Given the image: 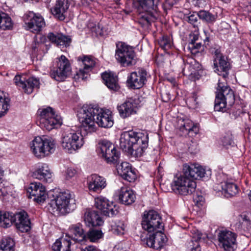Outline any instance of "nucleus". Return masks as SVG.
I'll return each mask as SVG.
<instances>
[{
	"label": "nucleus",
	"mask_w": 251,
	"mask_h": 251,
	"mask_svg": "<svg viewBox=\"0 0 251 251\" xmlns=\"http://www.w3.org/2000/svg\"><path fill=\"white\" fill-rule=\"evenodd\" d=\"M83 138L79 132L74 131L64 132L62 135L61 146L69 153H73L80 149L84 145Z\"/></svg>",
	"instance_id": "9d476101"
},
{
	"label": "nucleus",
	"mask_w": 251,
	"mask_h": 251,
	"mask_svg": "<svg viewBox=\"0 0 251 251\" xmlns=\"http://www.w3.org/2000/svg\"><path fill=\"white\" fill-rule=\"evenodd\" d=\"M33 176L36 178L46 182H50L52 180V173L46 164L40 166L34 172Z\"/></svg>",
	"instance_id": "393cba45"
},
{
	"label": "nucleus",
	"mask_w": 251,
	"mask_h": 251,
	"mask_svg": "<svg viewBox=\"0 0 251 251\" xmlns=\"http://www.w3.org/2000/svg\"><path fill=\"white\" fill-rule=\"evenodd\" d=\"M10 100L6 98L2 92L0 91V117L6 114L9 107Z\"/></svg>",
	"instance_id": "a19ab883"
},
{
	"label": "nucleus",
	"mask_w": 251,
	"mask_h": 251,
	"mask_svg": "<svg viewBox=\"0 0 251 251\" xmlns=\"http://www.w3.org/2000/svg\"><path fill=\"white\" fill-rule=\"evenodd\" d=\"M47 37L50 41L57 46H66L70 43L71 41L69 36L59 33L50 32Z\"/></svg>",
	"instance_id": "c756f323"
},
{
	"label": "nucleus",
	"mask_w": 251,
	"mask_h": 251,
	"mask_svg": "<svg viewBox=\"0 0 251 251\" xmlns=\"http://www.w3.org/2000/svg\"><path fill=\"white\" fill-rule=\"evenodd\" d=\"M199 12L190 13L189 15L187 17L188 22L192 25L194 27H198L200 24Z\"/></svg>",
	"instance_id": "de8ad7c7"
},
{
	"label": "nucleus",
	"mask_w": 251,
	"mask_h": 251,
	"mask_svg": "<svg viewBox=\"0 0 251 251\" xmlns=\"http://www.w3.org/2000/svg\"><path fill=\"white\" fill-rule=\"evenodd\" d=\"M10 188L8 186H4V184L0 181V199L3 200L4 198L8 195Z\"/></svg>",
	"instance_id": "603ef678"
},
{
	"label": "nucleus",
	"mask_w": 251,
	"mask_h": 251,
	"mask_svg": "<svg viewBox=\"0 0 251 251\" xmlns=\"http://www.w3.org/2000/svg\"><path fill=\"white\" fill-rule=\"evenodd\" d=\"M237 235L227 230L220 231L218 234L219 246L225 251H234L237 247Z\"/></svg>",
	"instance_id": "2eb2a0df"
},
{
	"label": "nucleus",
	"mask_w": 251,
	"mask_h": 251,
	"mask_svg": "<svg viewBox=\"0 0 251 251\" xmlns=\"http://www.w3.org/2000/svg\"><path fill=\"white\" fill-rule=\"evenodd\" d=\"M111 231L116 234L120 235L124 233L125 226L123 222L118 221L117 222H113L111 225Z\"/></svg>",
	"instance_id": "c03bdc74"
},
{
	"label": "nucleus",
	"mask_w": 251,
	"mask_h": 251,
	"mask_svg": "<svg viewBox=\"0 0 251 251\" xmlns=\"http://www.w3.org/2000/svg\"><path fill=\"white\" fill-rule=\"evenodd\" d=\"M204 41H209V38L208 37H206Z\"/></svg>",
	"instance_id": "0e129e2a"
},
{
	"label": "nucleus",
	"mask_w": 251,
	"mask_h": 251,
	"mask_svg": "<svg viewBox=\"0 0 251 251\" xmlns=\"http://www.w3.org/2000/svg\"><path fill=\"white\" fill-rule=\"evenodd\" d=\"M188 48L191 52L195 55L201 52L203 50V47L201 43H195L193 40L189 43Z\"/></svg>",
	"instance_id": "a18cd8bd"
},
{
	"label": "nucleus",
	"mask_w": 251,
	"mask_h": 251,
	"mask_svg": "<svg viewBox=\"0 0 251 251\" xmlns=\"http://www.w3.org/2000/svg\"><path fill=\"white\" fill-rule=\"evenodd\" d=\"M180 130L186 133L190 134L193 136V133L196 134L199 131V128L197 125L190 120H186L182 126L180 127Z\"/></svg>",
	"instance_id": "f704fd0d"
},
{
	"label": "nucleus",
	"mask_w": 251,
	"mask_h": 251,
	"mask_svg": "<svg viewBox=\"0 0 251 251\" xmlns=\"http://www.w3.org/2000/svg\"><path fill=\"white\" fill-rule=\"evenodd\" d=\"M141 238L144 245H146L148 247L154 249V233L149 235L146 238H143V236H142Z\"/></svg>",
	"instance_id": "8fccbe9b"
},
{
	"label": "nucleus",
	"mask_w": 251,
	"mask_h": 251,
	"mask_svg": "<svg viewBox=\"0 0 251 251\" xmlns=\"http://www.w3.org/2000/svg\"><path fill=\"white\" fill-rule=\"evenodd\" d=\"M84 221L89 227L100 226L103 223L98 212L94 210H87L85 212Z\"/></svg>",
	"instance_id": "a878e982"
},
{
	"label": "nucleus",
	"mask_w": 251,
	"mask_h": 251,
	"mask_svg": "<svg viewBox=\"0 0 251 251\" xmlns=\"http://www.w3.org/2000/svg\"><path fill=\"white\" fill-rule=\"evenodd\" d=\"M210 51L214 55V60H217L224 56L221 53L219 48H212L210 49Z\"/></svg>",
	"instance_id": "5fc2aeb1"
},
{
	"label": "nucleus",
	"mask_w": 251,
	"mask_h": 251,
	"mask_svg": "<svg viewBox=\"0 0 251 251\" xmlns=\"http://www.w3.org/2000/svg\"><path fill=\"white\" fill-rule=\"evenodd\" d=\"M103 233L100 230L90 229L87 232L86 238L92 242H96L103 237Z\"/></svg>",
	"instance_id": "79ce46f5"
},
{
	"label": "nucleus",
	"mask_w": 251,
	"mask_h": 251,
	"mask_svg": "<svg viewBox=\"0 0 251 251\" xmlns=\"http://www.w3.org/2000/svg\"><path fill=\"white\" fill-rule=\"evenodd\" d=\"M80 251H100L96 247L94 246H88L85 248L81 249Z\"/></svg>",
	"instance_id": "13d9d810"
},
{
	"label": "nucleus",
	"mask_w": 251,
	"mask_h": 251,
	"mask_svg": "<svg viewBox=\"0 0 251 251\" xmlns=\"http://www.w3.org/2000/svg\"><path fill=\"white\" fill-rule=\"evenodd\" d=\"M71 70L69 60L64 55H61L58 59L56 66L50 70V75L57 81H62L69 75Z\"/></svg>",
	"instance_id": "ddd939ff"
},
{
	"label": "nucleus",
	"mask_w": 251,
	"mask_h": 251,
	"mask_svg": "<svg viewBox=\"0 0 251 251\" xmlns=\"http://www.w3.org/2000/svg\"><path fill=\"white\" fill-rule=\"evenodd\" d=\"M148 146V135L142 132L131 130L124 132L121 135L120 148L133 156H141Z\"/></svg>",
	"instance_id": "7ed1b4c3"
},
{
	"label": "nucleus",
	"mask_w": 251,
	"mask_h": 251,
	"mask_svg": "<svg viewBox=\"0 0 251 251\" xmlns=\"http://www.w3.org/2000/svg\"><path fill=\"white\" fill-rule=\"evenodd\" d=\"M118 193L119 200L122 204L130 205L135 201L136 196L134 192L127 187H121Z\"/></svg>",
	"instance_id": "bb28decb"
},
{
	"label": "nucleus",
	"mask_w": 251,
	"mask_h": 251,
	"mask_svg": "<svg viewBox=\"0 0 251 251\" xmlns=\"http://www.w3.org/2000/svg\"><path fill=\"white\" fill-rule=\"evenodd\" d=\"M68 8L69 5L67 2L58 0L54 7L51 9V11L56 18L62 21L65 18V14Z\"/></svg>",
	"instance_id": "c85d7f7f"
},
{
	"label": "nucleus",
	"mask_w": 251,
	"mask_h": 251,
	"mask_svg": "<svg viewBox=\"0 0 251 251\" xmlns=\"http://www.w3.org/2000/svg\"><path fill=\"white\" fill-rule=\"evenodd\" d=\"M48 204V209L53 214H65L75 208V200L68 192H60L52 195Z\"/></svg>",
	"instance_id": "20e7f679"
},
{
	"label": "nucleus",
	"mask_w": 251,
	"mask_h": 251,
	"mask_svg": "<svg viewBox=\"0 0 251 251\" xmlns=\"http://www.w3.org/2000/svg\"><path fill=\"white\" fill-rule=\"evenodd\" d=\"M170 0H167V1L169 4H171V3H170ZM173 3H171V5H173Z\"/></svg>",
	"instance_id": "69168bd1"
},
{
	"label": "nucleus",
	"mask_w": 251,
	"mask_h": 251,
	"mask_svg": "<svg viewBox=\"0 0 251 251\" xmlns=\"http://www.w3.org/2000/svg\"><path fill=\"white\" fill-rule=\"evenodd\" d=\"M97 151L99 155L104 158L107 163L115 164L119 161V152L108 141H103L100 144Z\"/></svg>",
	"instance_id": "4468645a"
},
{
	"label": "nucleus",
	"mask_w": 251,
	"mask_h": 251,
	"mask_svg": "<svg viewBox=\"0 0 251 251\" xmlns=\"http://www.w3.org/2000/svg\"><path fill=\"white\" fill-rule=\"evenodd\" d=\"M29 197L38 202H44L46 200L48 194L45 186L40 182H32L27 189Z\"/></svg>",
	"instance_id": "6ab92c4d"
},
{
	"label": "nucleus",
	"mask_w": 251,
	"mask_h": 251,
	"mask_svg": "<svg viewBox=\"0 0 251 251\" xmlns=\"http://www.w3.org/2000/svg\"><path fill=\"white\" fill-rule=\"evenodd\" d=\"M25 84L26 87L23 88L22 89L24 90L25 92L27 94H31L34 88H38L40 82L39 79L34 77H31L27 79H25Z\"/></svg>",
	"instance_id": "c9c22d12"
},
{
	"label": "nucleus",
	"mask_w": 251,
	"mask_h": 251,
	"mask_svg": "<svg viewBox=\"0 0 251 251\" xmlns=\"http://www.w3.org/2000/svg\"><path fill=\"white\" fill-rule=\"evenodd\" d=\"M158 44L160 47L164 50H167L172 46V40L171 37L168 36H163L159 40Z\"/></svg>",
	"instance_id": "37998d69"
},
{
	"label": "nucleus",
	"mask_w": 251,
	"mask_h": 251,
	"mask_svg": "<svg viewBox=\"0 0 251 251\" xmlns=\"http://www.w3.org/2000/svg\"><path fill=\"white\" fill-rule=\"evenodd\" d=\"M30 148L36 157L42 158L53 153L55 145L52 139L38 136L32 141Z\"/></svg>",
	"instance_id": "1a4fd4ad"
},
{
	"label": "nucleus",
	"mask_w": 251,
	"mask_h": 251,
	"mask_svg": "<svg viewBox=\"0 0 251 251\" xmlns=\"http://www.w3.org/2000/svg\"><path fill=\"white\" fill-rule=\"evenodd\" d=\"M156 231L155 233H154V249L158 250L164 246L166 242V238L165 234L161 232L160 230Z\"/></svg>",
	"instance_id": "58836bf2"
},
{
	"label": "nucleus",
	"mask_w": 251,
	"mask_h": 251,
	"mask_svg": "<svg viewBox=\"0 0 251 251\" xmlns=\"http://www.w3.org/2000/svg\"><path fill=\"white\" fill-rule=\"evenodd\" d=\"M0 251H15V242L13 239L7 237L0 241Z\"/></svg>",
	"instance_id": "e433bc0d"
},
{
	"label": "nucleus",
	"mask_w": 251,
	"mask_h": 251,
	"mask_svg": "<svg viewBox=\"0 0 251 251\" xmlns=\"http://www.w3.org/2000/svg\"><path fill=\"white\" fill-rule=\"evenodd\" d=\"M101 77L105 84L110 89L114 91L118 90L119 87L117 82V77L115 74L112 72L103 73Z\"/></svg>",
	"instance_id": "7c9ffc66"
},
{
	"label": "nucleus",
	"mask_w": 251,
	"mask_h": 251,
	"mask_svg": "<svg viewBox=\"0 0 251 251\" xmlns=\"http://www.w3.org/2000/svg\"><path fill=\"white\" fill-rule=\"evenodd\" d=\"M3 176V171L0 169V181L1 180V177Z\"/></svg>",
	"instance_id": "052dcab7"
},
{
	"label": "nucleus",
	"mask_w": 251,
	"mask_h": 251,
	"mask_svg": "<svg viewBox=\"0 0 251 251\" xmlns=\"http://www.w3.org/2000/svg\"><path fill=\"white\" fill-rule=\"evenodd\" d=\"M204 198L202 196L196 195L194 197V201L198 206L202 205L204 202Z\"/></svg>",
	"instance_id": "4d7b16f0"
},
{
	"label": "nucleus",
	"mask_w": 251,
	"mask_h": 251,
	"mask_svg": "<svg viewBox=\"0 0 251 251\" xmlns=\"http://www.w3.org/2000/svg\"><path fill=\"white\" fill-rule=\"evenodd\" d=\"M120 116L123 118L136 113L137 109V101L132 98L126 100L123 103L117 106Z\"/></svg>",
	"instance_id": "aec40b11"
},
{
	"label": "nucleus",
	"mask_w": 251,
	"mask_h": 251,
	"mask_svg": "<svg viewBox=\"0 0 251 251\" xmlns=\"http://www.w3.org/2000/svg\"><path fill=\"white\" fill-rule=\"evenodd\" d=\"M248 196L249 197V199L250 200H251V191L249 192V193L248 194Z\"/></svg>",
	"instance_id": "e2e57ef3"
},
{
	"label": "nucleus",
	"mask_w": 251,
	"mask_h": 251,
	"mask_svg": "<svg viewBox=\"0 0 251 251\" xmlns=\"http://www.w3.org/2000/svg\"><path fill=\"white\" fill-rule=\"evenodd\" d=\"M148 73L143 68H138L131 73L127 77L128 86L133 89L142 88L147 82Z\"/></svg>",
	"instance_id": "f3484780"
},
{
	"label": "nucleus",
	"mask_w": 251,
	"mask_h": 251,
	"mask_svg": "<svg viewBox=\"0 0 251 251\" xmlns=\"http://www.w3.org/2000/svg\"><path fill=\"white\" fill-rule=\"evenodd\" d=\"M242 113L241 110H239V111H236L235 115L239 116L240 113Z\"/></svg>",
	"instance_id": "680f3d73"
},
{
	"label": "nucleus",
	"mask_w": 251,
	"mask_h": 251,
	"mask_svg": "<svg viewBox=\"0 0 251 251\" xmlns=\"http://www.w3.org/2000/svg\"><path fill=\"white\" fill-rule=\"evenodd\" d=\"M15 223L16 228L22 232H26L31 228V223L25 211L16 214L0 211V226L4 228L10 227Z\"/></svg>",
	"instance_id": "39448f33"
},
{
	"label": "nucleus",
	"mask_w": 251,
	"mask_h": 251,
	"mask_svg": "<svg viewBox=\"0 0 251 251\" xmlns=\"http://www.w3.org/2000/svg\"><path fill=\"white\" fill-rule=\"evenodd\" d=\"M38 113L39 126L43 129L50 131L60 126L62 123L60 116L56 114L50 107L39 109Z\"/></svg>",
	"instance_id": "6e6552de"
},
{
	"label": "nucleus",
	"mask_w": 251,
	"mask_h": 251,
	"mask_svg": "<svg viewBox=\"0 0 251 251\" xmlns=\"http://www.w3.org/2000/svg\"><path fill=\"white\" fill-rule=\"evenodd\" d=\"M66 236L75 242H80L86 239V235L80 223L71 225Z\"/></svg>",
	"instance_id": "4be33fe9"
},
{
	"label": "nucleus",
	"mask_w": 251,
	"mask_h": 251,
	"mask_svg": "<svg viewBox=\"0 0 251 251\" xmlns=\"http://www.w3.org/2000/svg\"><path fill=\"white\" fill-rule=\"evenodd\" d=\"M199 19L207 23H213L215 22L217 16L213 14L208 11L200 10L199 11Z\"/></svg>",
	"instance_id": "ea45409f"
},
{
	"label": "nucleus",
	"mask_w": 251,
	"mask_h": 251,
	"mask_svg": "<svg viewBox=\"0 0 251 251\" xmlns=\"http://www.w3.org/2000/svg\"><path fill=\"white\" fill-rule=\"evenodd\" d=\"M223 193L226 197L229 198L235 196L238 192V188L236 184L231 181H225L221 183Z\"/></svg>",
	"instance_id": "473e14b6"
},
{
	"label": "nucleus",
	"mask_w": 251,
	"mask_h": 251,
	"mask_svg": "<svg viewBox=\"0 0 251 251\" xmlns=\"http://www.w3.org/2000/svg\"><path fill=\"white\" fill-rule=\"evenodd\" d=\"M25 28L32 32H38L45 26V22L40 14L29 11L24 15Z\"/></svg>",
	"instance_id": "dca6fc26"
},
{
	"label": "nucleus",
	"mask_w": 251,
	"mask_h": 251,
	"mask_svg": "<svg viewBox=\"0 0 251 251\" xmlns=\"http://www.w3.org/2000/svg\"><path fill=\"white\" fill-rule=\"evenodd\" d=\"M95 205L104 216L112 217L118 213V208L112 201L100 196L95 199Z\"/></svg>",
	"instance_id": "a211bd4d"
},
{
	"label": "nucleus",
	"mask_w": 251,
	"mask_h": 251,
	"mask_svg": "<svg viewBox=\"0 0 251 251\" xmlns=\"http://www.w3.org/2000/svg\"><path fill=\"white\" fill-rule=\"evenodd\" d=\"M159 1V0H137L134 2V6L141 14L140 23L149 25L157 19Z\"/></svg>",
	"instance_id": "423d86ee"
},
{
	"label": "nucleus",
	"mask_w": 251,
	"mask_h": 251,
	"mask_svg": "<svg viewBox=\"0 0 251 251\" xmlns=\"http://www.w3.org/2000/svg\"><path fill=\"white\" fill-rule=\"evenodd\" d=\"M241 217L242 218V224L245 228L248 229L251 226V222L249 218L246 215H242Z\"/></svg>",
	"instance_id": "6e6d98bb"
},
{
	"label": "nucleus",
	"mask_w": 251,
	"mask_h": 251,
	"mask_svg": "<svg viewBox=\"0 0 251 251\" xmlns=\"http://www.w3.org/2000/svg\"><path fill=\"white\" fill-rule=\"evenodd\" d=\"M193 65H195L196 66L195 68H199V64L198 63L196 62V61L195 60H193V61H191L189 63L186 64L185 67H188V68L192 67Z\"/></svg>",
	"instance_id": "bf43d9fd"
},
{
	"label": "nucleus",
	"mask_w": 251,
	"mask_h": 251,
	"mask_svg": "<svg viewBox=\"0 0 251 251\" xmlns=\"http://www.w3.org/2000/svg\"><path fill=\"white\" fill-rule=\"evenodd\" d=\"M115 58L123 66H130L136 63V55L133 48L124 43L116 44Z\"/></svg>",
	"instance_id": "9b49d317"
},
{
	"label": "nucleus",
	"mask_w": 251,
	"mask_h": 251,
	"mask_svg": "<svg viewBox=\"0 0 251 251\" xmlns=\"http://www.w3.org/2000/svg\"><path fill=\"white\" fill-rule=\"evenodd\" d=\"M235 101V96L233 90L220 80L217 84L215 100V111H223L226 105H232Z\"/></svg>",
	"instance_id": "0eeeda50"
},
{
	"label": "nucleus",
	"mask_w": 251,
	"mask_h": 251,
	"mask_svg": "<svg viewBox=\"0 0 251 251\" xmlns=\"http://www.w3.org/2000/svg\"><path fill=\"white\" fill-rule=\"evenodd\" d=\"M143 228L150 232L162 229V222L160 216L154 210L145 212L142 221Z\"/></svg>",
	"instance_id": "f8f14e48"
},
{
	"label": "nucleus",
	"mask_w": 251,
	"mask_h": 251,
	"mask_svg": "<svg viewBox=\"0 0 251 251\" xmlns=\"http://www.w3.org/2000/svg\"><path fill=\"white\" fill-rule=\"evenodd\" d=\"M214 71L224 77H226L227 76L228 71L230 68V64L226 56L217 60H214Z\"/></svg>",
	"instance_id": "cd10ccee"
},
{
	"label": "nucleus",
	"mask_w": 251,
	"mask_h": 251,
	"mask_svg": "<svg viewBox=\"0 0 251 251\" xmlns=\"http://www.w3.org/2000/svg\"><path fill=\"white\" fill-rule=\"evenodd\" d=\"M87 184L89 191L96 193H100L107 185L106 179L96 174L88 177Z\"/></svg>",
	"instance_id": "412c9836"
},
{
	"label": "nucleus",
	"mask_w": 251,
	"mask_h": 251,
	"mask_svg": "<svg viewBox=\"0 0 251 251\" xmlns=\"http://www.w3.org/2000/svg\"><path fill=\"white\" fill-rule=\"evenodd\" d=\"M25 77L23 76H21L20 75H17L15 76L14 78V81L16 85L20 87L25 88L26 85L25 84Z\"/></svg>",
	"instance_id": "3c124183"
},
{
	"label": "nucleus",
	"mask_w": 251,
	"mask_h": 251,
	"mask_svg": "<svg viewBox=\"0 0 251 251\" xmlns=\"http://www.w3.org/2000/svg\"><path fill=\"white\" fill-rule=\"evenodd\" d=\"M221 142L223 146L226 148L229 146H231L233 143L231 133L229 131L225 133L221 138Z\"/></svg>",
	"instance_id": "49530a36"
},
{
	"label": "nucleus",
	"mask_w": 251,
	"mask_h": 251,
	"mask_svg": "<svg viewBox=\"0 0 251 251\" xmlns=\"http://www.w3.org/2000/svg\"><path fill=\"white\" fill-rule=\"evenodd\" d=\"M12 25L11 18L7 14L0 12V28L2 30L10 29Z\"/></svg>",
	"instance_id": "4c0bfd02"
},
{
	"label": "nucleus",
	"mask_w": 251,
	"mask_h": 251,
	"mask_svg": "<svg viewBox=\"0 0 251 251\" xmlns=\"http://www.w3.org/2000/svg\"><path fill=\"white\" fill-rule=\"evenodd\" d=\"M182 175L176 176L171 184L172 189L182 195L191 194L196 189L195 179H199L204 176L205 169L200 165L185 164L183 167Z\"/></svg>",
	"instance_id": "f03ea898"
},
{
	"label": "nucleus",
	"mask_w": 251,
	"mask_h": 251,
	"mask_svg": "<svg viewBox=\"0 0 251 251\" xmlns=\"http://www.w3.org/2000/svg\"><path fill=\"white\" fill-rule=\"evenodd\" d=\"M197 94L194 93L192 96L187 99L186 103L190 108L195 109L197 107L198 104V101L197 100Z\"/></svg>",
	"instance_id": "09e8293b"
},
{
	"label": "nucleus",
	"mask_w": 251,
	"mask_h": 251,
	"mask_svg": "<svg viewBox=\"0 0 251 251\" xmlns=\"http://www.w3.org/2000/svg\"><path fill=\"white\" fill-rule=\"evenodd\" d=\"M78 116L81 124V130L87 133L96 131L95 123L104 128L111 127L114 124L112 112L109 110L100 108L96 105H84L78 114Z\"/></svg>",
	"instance_id": "f257e3e1"
},
{
	"label": "nucleus",
	"mask_w": 251,
	"mask_h": 251,
	"mask_svg": "<svg viewBox=\"0 0 251 251\" xmlns=\"http://www.w3.org/2000/svg\"><path fill=\"white\" fill-rule=\"evenodd\" d=\"M202 234L197 231L194 234L191 241L187 245V249L188 251H201L199 241L201 239Z\"/></svg>",
	"instance_id": "72a5a7b5"
},
{
	"label": "nucleus",
	"mask_w": 251,
	"mask_h": 251,
	"mask_svg": "<svg viewBox=\"0 0 251 251\" xmlns=\"http://www.w3.org/2000/svg\"><path fill=\"white\" fill-rule=\"evenodd\" d=\"M36 48V47H34V46H33V47H32V48H33V49L34 50H35Z\"/></svg>",
	"instance_id": "338daca9"
},
{
	"label": "nucleus",
	"mask_w": 251,
	"mask_h": 251,
	"mask_svg": "<svg viewBox=\"0 0 251 251\" xmlns=\"http://www.w3.org/2000/svg\"><path fill=\"white\" fill-rule=\"evenodd\" d=\"M191 74H192L193 73H194L195 72V71H193V70H191Z\"/></svg>",
	"instance_id": "774afa93"
},
{
	"label": "nucleus",
	"mask_w": 251,
	"mask_h": 251,
	"mask_svg": "<svg viewBox=\"0 0 251 251\" xmlns=\"http://www.w3.org/2000/svg\"><path fill=\"white\" fill-rule=\"evenodd\" d=\"M78 60H81L83 65V68L80 69L76 75L78 78L83 80L87 77L88 73L95 66L96 61L91 56H84L82 58H79Z\"/></svg>",
	"instance_id": "5701e85b"
},
{
	"label": "nucleus",
	"mask_w": 251,
	"mask_h": 251,
	"mask_svg": "<svg viewBox=\"0 0 251 251\" xmlns=\"http://www.w3.org/2000/svg\"><path fill=\"white\" fill-rule=\"evenodd\" d=\"M71 240L65 236L56 240L52 246V249L54 251H71Z\"/></svg>",
	"instance_id": "2f4dec72"
},
{
	"label": "nucleus",
	"mask_w": 251,
	"mask_h": 251,
	"mask_svg": "<svg viewBox=\"0 0 251 251\" xmlns=\"http://www.w3.org/2000/svg\"><path fill=\"white\" fill-rule=\"evenodd\" d=\"M118 172L119 175L125 180L129 182L134 181L136 175L135 171L132 169L130 165L126 162H122L117 167Z\"/></svg>",
	"instance_id": "b1692460"
},
{
	"label": "nucleus",
	"mask_w": 251,
	"mask_h": 251,
	"mask_svg": "<svg viewBox=\"0 0 251 251\" xmlns=\"http://www.w3.org/2000/svg\"><path fill=\"white\" fill-rule=\"evenodd\" d=\"M76 170L72 167H68L65 172V177L67 179H70L75 177L76 175Z\"/></svg>",
	"instance_id": "864d4df0"
}]
</instances>
